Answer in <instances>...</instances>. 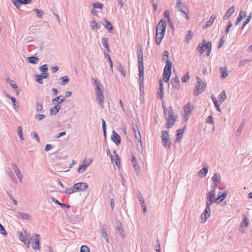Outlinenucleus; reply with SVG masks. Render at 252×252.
<instances>
[{
	"mask_svg": "<svg viewBox=\"0 0 252 252\" xmlns=\"http://www.w3.org/2000/svg\"><path fill=\"white\" fill-rule=\"evenodd\" d=\"M164 114L166 116V128H169L171 127L174 125L175 122L176 121V117L174 116V113L171 107H170L168 108L164 107Z\"/></svg>",
	"mask_w": 252,
	"mask_h": 252,
	"instance_id": "1",
	"label": "nucleus"
},
{
	"mask_svg": "<svg viewBox=\"0 0 252 252\" xmlns=\"http://www.w3.org/2000/svg\"><path fill=\"white\" fill-rule=\"evenodd\" d=\"M198 50L200 55H202L206 50L207 55L209 56L212 50L211 42H207L206 40H203L202 42L199 44L198 47Z\"/></svg>",
	"mask_w": 252,
	"mask_h": 252,
	"instance_id": "2",
	"label": "nucleus"
},
{
	"mask_svg": "<svg viewBox=\"0 0 252 252\" xmlns=\"http://www.w3.org/2000/svg\"><path fill=\"white\" fill-rule=\"evenodd\" d=\"M198 85L196 86V89L194 92V95L196 96L199 94L203 92L206 88V83L203 82L199 77H197Z\"/></svg>",
	"mask_w": 252,
	"mask_h": 252,
	"instance_id": "3",
	"label": "nucleus"
},
{
	"mask_svg": "<svg viewBox=\"0 0 252 252\" xmlns=\"http://www.w3.org/2000/svg\"><path fill=\"white\" fill-rule=\"evenodd\" d=\"M216 193L215 190H210L207 194V201H206V206L210 207V206L213 204L214 202H216L217 200L216 198L215 199Z\"/></svg>",
	"mask_w": 252,
	"mask_h": 252,
	"instance_id": "4",
	"label": "nucleus"
},
{
	"mask_svg": "<svg viewBox=\"0 0 252 252\" xmlns=\"http://www.w3.org/2000/svg\"><path fill=\"white\" fill-rule=\"evenodd\" d=\"M18 237L19 239L22 242L28 241L29 239L30 241L32 240V237L30 233H28L26 231L23 230L22 231L19 232Z\"/></svg>",
	"mask_w": 252,
	"mask_h": 252,
	"instance_id": "5",
	"label": "nucleus"
},
{
	"mask_svg": "<svg viewBox=\"0 0 252 252\" xmlns=\"http://www.w3.org/2000/svg\"><path fill=\"white\" fill-rule=\"evenodd\" d=\"M176 7L178 10L182 13L185 14L186 15V17L188 19V12H186V10H187V7L186 4L182 2L181 0H177Z\"/></svg>",
	"mask_w": 252,
	"mask_h": 252,
	"instance_id": "6",
	"label": "nucleus"
},
{
	"mask_svg": "<svg viewBox=\"0 0 252 252\" xmlns=\"http://www.w3.org/2000/svg\"><path fill=\"white\" fill-rule=\"evenodd\" d=\"M211 214V208L209 206H206L203 213L200 215L201 222L204 223L205 222L208 218L210 217Z\"/></svg>",
	"mask_w": 252,
	"mask_h": 252,
	"instance_id": "7",
	"label": "nucleus"
},
{
	"mask_svg": "<svg viewBox=\"0 0 252 252\" xmlns=\"http://www.w3.org/2000/svg\"><path fill=\"white\" fill-rule=\"evenodd\" d=\"M166 28V22L161 19L160 20L158 24L157 25L156 28V32H163L165 33Z\"/></svg>",
	"mask_w": 252,
	"mask_h": 252,
	"instance_id": "8",
	"label": "nucleus"
},
{
	"mask_svg": "<svg viewBox=\"0 0 252 252\" xmlns=\"http://www.w3.org/2000/svg\"><path fill=\"white\" fill-rule=\"evenodd\" d=\"M13 5L17 9L20 8L22 4H28L32 2L31 0H11Z\"/></svg>",
	"mask_w": 252,
	"mask_h": 252,
	"instance_id": "9",
	"label": "nucleus"
},
{
	"mask_svg": "<svg viewBox=\"0 0 252 252\" xmlns=\"http://www.w3.org/2000/svg\"><path fill=\"white\" fill-rule=\"evenodd\" d=\"M40 243V235L38 234H35V238L33 242L32 248L34 250L40 251V248L39 246Z\"/></svg>",
	"mask_w": 252,
	"mask_h": 252,
	"instance_id": "10",
	"label": "nucleus"
},
{
	"mask_svg": "<svg viewBox=\"0 0 252 252\" xmlns=\"http://www.w3.org/2000/svg\"><path fill=\"white\" fill-rule=\"evenodd\" d=\"M111 139L117 146L119 145L121 143V137L120 135L114 130L112 131Z\"/></svg>",
	"mask_w": 252,
	"mask_h": 252,
	"instance_id": "11",
	"label": "nucleus"
},
{
	"mask_svg": "<svg viewBox=\"0 0 252 252\" xmlns=\"http://www.w3.org/2000/svg\"><path fill=\"white\" fill-rule=\"evenodd\" d=\"M96 98L99 101V104L100 105V106L103 108V101H104V96L103 94L102 91H97L96 92Z\"/></svg>",
	"mask_w": 252,
	"mask_h": 252,
	"instance_id": "12",
	"label": "nucleus"
},
{
	"mask_svg": "<svg viewBox=\"0 0 252 252\" xmlns=\"http://www.w3.org/2000/svg\"><path fill=\"white\" fill-rule=\"evenodd\" d=\"M75 186L77 187V191H83L88 188V184L85 182H80L75 184Z\"/></svg>",
	"mask_w": 252,
	"mask_h": 252,
	"instance_id": "13",
	"label": "nucleus"
},
{
	"mask_svg": "<svg viewBox=\"0 0 252 252\" xmlns=\"http://www.w3.org/2000/svg\"><path fill=\"white\" fill-rule=\"evenodd\" d=\"M12 168L13 169V170H14L19 180L20 181V182L21 183L22 182V179H23V176L20 172V171L19 170V169L18 168L17 166H16V165L14 163H12Z\"/></svg>",
	"mask_w": 252,
	"mask_h": 252,
	"instance_id": "14",
	"label": "nucleus"
},
{
	"mask_svg": "<svg viewBox=\"0 0 252 252\" xmlns=\"http://www.w3.org/2000/svg\"><path fill=\"white\" fill-rule=\"evenodd\" d=\"M173 87L176 89H179L180 87V80L177 76L173 78L171 82Z\"/></svg>",
	"mask_w": 252,
	"mask_h": 252,
	"instance_id": "15",
	"label": "nucleus"
},
{
	"mask_svg": "<svg viewBox=\"0 0 252 252\" xmlns=\"http://www.w3.org/2000/svg\"><path fill=\"white\" fill-rule=\"evenodd\" d=\"M235 11V6L234 5L231 6L226 11L225 15L223 17V19L226 20L229 18Z\"/></svg>",
	"mask_w": 252,
	"mask_h": 252,
	"instance_id": "16",
	"label": "nucleus"
},
{
	"mask_svg": "<svg viewBox=\"0 0 252 252\" xmlns=\"http://www.w3.org/2000/svg\"><path fill=\"white\" fill-rule=\"evenodd\" d=\"M131 162L133 165L134 168L137 174H139L140 172V168L137 164V160L135 156L133 155L132 156Z\"/></svg>",
	"mask_w": 252,
	"mask_h": 252,
	"instance_id": "17",
	"label": "nucleus"
},
{
	"mask_svg": "<svg viewBox=\"0 0 252 252\" xmlns=\"http://www.w3.org/2000/svg\"><path fill=\"white\" fill-rule=\"evenodd\" d=\"M49 74L48 73H43V74L41 75H36V81L39 84H42L43 83L42 79L47 78Z\"/></svg>",
	"mask_w": 252,
	"mask_h": 252,
	"instance_id": "18",
	"label": "nucleus"
},
{
	"mask_svg": "<svg viewBox=\"0 0 252 252\" xmlns=\"http://www.w3.org/2000/svg\"><path fill=\"white\" fill-rule=\"evenodd\" d=\"M164 34L165 33L163 32H156V42L157 44L159 45L160 44Z\"/></svg>",
	"mask_w": 252,
	"mask_h": 252,
	"instance_id": "19",
	"label": "nucleus"
},
{
	"mask_svg": "<svg viewBox=\"0 0 252 252\" xmlns=\"http://www.w3.org/2000/svg\"><path fill=\"white\" fill-rule=\"evenodd\" d=\"M108 37H103L101 39V43L103 46L105 47L107 52H110V47L109 44L108 42Z\"/></svg>",
	"mask_w": 252,
	"mask_h": 252,
	"instance_id": "20",
	"label": "nucleus"
},
{
	"mask_svg": "<svg viewBox=\"0 0 252 252\" xmlns=\"http://www.w3.org/2000/svg\"><path fill=\"white\" fill-rule=\"evenodd\" d=\"M212 180L213 183L220 184L221 182L220 173L219 172L216 173L212 177Z\"/></svg>",
	"mask_w": 252,
	"mask_h": 252,
	"instance_id": "21",
	"label": "nucleus"
},
{
	"mask_svg": "<svg viewBox=\"0 0 252 252\" xmlns=\"http://www.w3.org/2000/svg\"><path fill=\"white\" fill-rule=\"evenodd\" d=\"M208 172V166H204L203 168L198 172V175L201 177H205Z\"/></svg>",
	"mask_w": 252,
	"mask_h": 252,
	"instance_id": "22",
	"label": "nucleus"
},
{
	"mask_svg": "<svg viewBox=\"0 0 252 252\" xmlns=\"http://www.w3.org/2000/svg\"><path fill=\"white\" fill-rule=\"evenodd\" d=\"M227 192L226 191H220L218 192V197L216 198L217 201L220 200V202H221L226 197Z\"/></svg>",
	"mask_w": 252,
	"mask_h": 252,
	"instance_id": "23",
	"label": "nucleus"
},
{
	"mask_svg": "<svg viewBox=\"0 0 252 252\" xmlns=\"http://www.w3.org/2000/svg\"><path fill=\"white\" fill-rule=\"evenodd\" d=\"M216 18V16H215L214 15H212L211 16L210 19L208 21L206 22V24L205 25H203V26H202L203 29H206L209 26L211 25L213 23V22Z\"/></svg>",
	"mask_w": 252,
	"mask_h": 252,
	"instance_id": "24",
	"label": "nucleus"
},
{
	"mask_svg": "<svg viewBox=\"0 0 252 252\" xmlns=\"http://www.w3.org/2000/svg\"><path fill=\"white\" fill-rule=\"evenodd\" d=\"M117 229L123 238H125L126 235L124 230L123 226L121 222L117 223Z\"/></svg>",
	"mask_w": 252,
	"mask_h": 252,
	"instance_id": "25",
	"label": "nucleus"
},
{
	"mask_svg": "<svg viewBox=\"0 0 252 252\" xmlns=\"http://www.w3.org/2000/svg\"><path fill=\"white\" fill-rule=\"evenodd\" d=\"M137 55H138V60L139 61H143V50H142V46L140 44H138L137 46Z\"/></svg>",
	"mask_w": 252,
	"mask_h": 252,
	"instance_id": "26",
	"label": "nucleus"
},
{
	"mask_svg": "<svg viewBox=\"0 0 252 252\" xmlns=\"http://www.w3.org/2000/svg\"><path fill=\"white\" fill-rule=\"evenodd\" d=\"M64 99H65V97L64 96H57L52 100V103L56 105V102H58L57 105H59V104L62 103L64 101Z\"/></svg>",
	"mask_w": 252,
	"mask_h": 252,
	"instance_id": "27",
	"label": "nucleus"
},
{
	"mask_svg": "<svg viewBox=\"0 0 252 252\" xmlns=\"http://www.w3.org/2000/svg\"><path fill=\"white\" fill-rule=\"evenodd\" d=\"M220 77L222 78H226L228 75V71L227 70L226 68L224 67H221L220 68Z\"/></svg>",
	"mask_w": 252,
	"mask_h": 252,
	"instance_id": "28",
	"label": "nucleus"
},
{
	"mask_svg": "<svg viewBox=\"0 0 252 252\" xmlns=\"http://www.w3.org/2000/svg\"><path fill=\"white\" fill-rule=\"evenodd\" d=\"M227 98V96L226 95L225 91L224 90L222 91V92L219 94L218 96L219 101L220 103V104L222 103V102L225 100Z\"/></svg>",
	"mask_w": 252,
	"mask_h": 252,
	"instance_id": "29",
	"label": "nucleus"
},
{
	"mask_svg": "<svg viewBox=\"0 0 252 252\" xmlns=\"http://www.w3.org/2000/svg\"><path fill=\"white\" fill-rule=\"evenodd\" d=\"M133 130L135 135V137L137 139L141 138V134L140 133L139 128L136 125H135L133 126Z\"/></svg>",
	"mask_w": 252,
	"mask_h": 252,
	"instance_id": "30",
	"label": "nucleus"
},
{
	"mask_svg": "<svg viewBox=\"0 0 252 252\" xmlns=\"http://www.w3.org/2000/svg\"><path fill=\"white\" fill-rule=\"evenodd\" d=\"M61 106L59 105H55L54 107L51 108L50 110V115H55L57 114Z\"/></svg>",
	"mask_w": 252,
	"mask_h": 252,
	"instance_id": "31",
	"label": "nucleus"
},
{
	"mask_svg": "<svg viewBox=\"0 0 252 252\" xmlns=\"http://www.w3.org/2000/svg\"><path fill=\"white\" fill-rule=\"evenodd\" d=\"M90 25L92 30H97L101 28L100 25L97 24L94 20L91 22Z\"/></svg>",
	"mask_w": 252,
	"mask_h": 252,
	"instance_id": "32",
	"label": "nucleus"
},
{
	"mask_svg": "<svg viewBox=\"0 0 252 252\" xmlns=\"http://www.w3.org/2000/svg\"><path fill=\"white\" fill-rule=\"evenodd\" d=\"M18 217L24 220H30L31 219V217L26 213L18 212Z\"/></svg>",
	"mask_w": 252,
	"mask_h": 252,
	"instance_id": "33",
	"label": "nucleus"
},
{
	"mask_svg": "<svg viewBox=\"0 0 252 252\" xmlns=\"http://www.w3.org/2000/svg\"><path fill=\"white\" fill-rule=\"evenodd\" d=\"M172 66V63L171 61L167 60L166 61V65L164 68V70L166 71H169L171 72V68Z\"/></svg>",
	"mask_w": 252,
	"mask_h": 252,
	"instance_id": "34",
	"label": "nucleus"
},
{
	"mask_svg": "<svg viewBox=\"0 0 252 252\" xmlns=\"http://www.w3.org/2000/svg\"><path fill=\"white\" fill-rule=\"evenodd\" d=\"M164 94L163 91V84L161 80L159 81V92L158 93V94H160V99L162 100L163 94Z\"/></svg>",
	"mask_w": 252,
	"mask_h": 252,
	"instance_id": "35",
	"label": "nucleus"
},
{
	"mask_svg": "<svg viewBox=\"0 0 252 252\" xmlns=\"http://www.w3.org/2000/svg\"><path fill=\"white\" fill-rule=\"evenodd\" d=\"M171 72L169 71H166L163 70V79L164 82H168L169 78L171 76Z\"/></svg>",
	"mask_w": 252,
	"mask_h": 252,
	"instance_id": "36",
	"label": "nucleus"
},
{
	"mask_svg": "<svg viewBox=\"0 0 252 252\" xmlns=\"http://www.w3.org/2000/svg\"><path fill=\"white\" fill-rule=\"evenodd\" d=\"M27 60L29 63L34 64L37 63L39 60L38 58L34 56L28 57Z\"/></svg>",
	"mask_w": 252,
	"mask_h": 252,
	"instance_id": "37",
	"label": "nucleus"
},
{
	"mask_svg": "<svg viewBox=\"0 0 252 252\" xmlns=\"http://www.w3.org/2000/svg\"><path fill=\"white\" fill-rule=\"evenodd\" d=\"M163 142V145L166 148H169L170 147L172 143L170 140V138H165L164 140L163 139H161Z\"/></svg>",
	"mask_w": 252,
	"mask_h": 252,
	"instance_id": "38",
	"label": "nucleus"
},
{
	"mask_svg": "<svg viewBox=\"0 0 252 252\" xmlns=\"http://www.w3.org/2000/svg\"><path fill=\"white\" fill-rule=\"evenodd\" d=\"M116 66L118 70L121 72L123 75L125 77L126 76V71L123 69V66L122 64L120 62L116 63Z\"/></svg>",
	"mask_w": 252,
	"mask_h": 252,
	"instance_id": "39",
	"label": "nucleus"
},
{
	"mask_svg": "<svg viewBox=\"0 0 252 252\" xmlns=\"http://www.w3.org/2000/svg\"><path fill=\"white\" fill-rule=\"evenodd\" d=\"M246 122V120L244 119L243 120V121L242 122L241 124L239 126V128H238L237 131H236V136H239L242 132V130L243 128V127H244V124Z\"/></svg>",
	"mask_w": 252,
	"mask_h": 252,
	"instance_id": "40",
	"label": "nucleus"
},
{
	"mask_svg": "<svg viewBox=\"0 0 252 252\" xmlns=\"http://www.w3.org/2000/svg\"><path fill=\"white\" fill-rule=\"evenodd\" d=\"M88 167V164H83L81 165L78 168L77 170V172L79 174L83 173L87 169V168Z\"/></svg>",
	"mask_w": 252,
	"mask_h": 252,
	"instance_id": "41",
	"label": "nucleus"
},
{
	"mask_svg": "<svg viewBox=\"0 0 252 252\" xmlns=\"http://www.w3.org/2000/svg\"><path fill=\"white\" fill-rule=\"evenodd\" d=\"M105 22L106 23V25L104 26V27L108 30L109 32H111L113 31V26L111 23L107 21L106 19H105Z\"/></svg>",
	"mask_w": 252,
	"mask_h": 252,
	"instance_id": "42",
	"label": "nucleus"
},
{
	"mask_svg": "<svg viewBox=\"0 0 252 252\" xmlns=\"http://www.w3.org/2000/svg\"><path fill=\"white\" fill-rule=\"evenodd\" d=\"M184 131V128H180L177 130V134L176 135V141H178L179 139L181 138L182 134L183 133Z\"/></svg>",
	"mask_w": 252,
	"mask_h": 252,
	"instance_id": "43",
	"label": "nucleus"
},
{
	"mask_svg": "<svg viewBox=\"0 0 252 252\" xmlns=\"http://www.w3.org/2000/svg\"><path fill=\"white\" fill-rule=\"evenodd\" d=\"M33 10L36 12V16L38 18H42V16L44 14V11L42 10H39L38 9L35 8Z\"/></svg>",
	"mask_w": 252,
	"mask_h": 252,
	"instance_id": "44",
	"label": "nucleus"
},
{
	"mask_svg": "<svg viewBox=\"0 0 252 252\" xmlns=\"http://www.w3.org/2000/svg\"><path fill=\"white\" fill-rule=\"evenodd\" d=\"M193 36V33L192 32H191L190 31H189L187 32V34L186 36V42L187 43H188L190 41V40L192 38Z\"/></svg>",
	"mask_w": 252,
	"mask_h": 252,
	"instance_id": "45",
	"label": "nucleus"
},
{
	"mask_svg": "<svg viewBox=\"0 0 252 252\" xmlns=\"http://www.w3.org/2000/svg\"><path fill=\"white\" fill-rule=\"evenodd\" d=\"M60 79L62 80L61 84L63 85H64L67 84L69 81V79L68 78V76H66L62 77L60 78Z\"/></svg>",
	"mask_w": 252,
	"mask_h": 252,
	"instance_id": "46",
	"label": "nucleus"
},
{
	"mask_svg": "<svg viewBox=\"0 0 252 252\" xmlns=\"http://www.w3.org/2000/svg\"><path fill=\"white\" fill-rule=\"evenodd\" d=\"M114 153L115 154L114 158H113V161L114 160L115 164L118 167L120 166V161L118 155L116 154L115 151H114Z\"/></svg>",
	"mask_w": 252,
	"mask_h": 252,
	"instance_id": "47",
	"label": "nucleus"
},
{
	"mask_svg": "<svg viewBox=\"0 0 252 252\" xmlns=\"http://www.w3.org/2000/svg\"><path fill=\"white\" fill-rule=\"evenodd\" d=\"M242 10H240L239 15L237 18L236 22L235 23V25L237 26L238 24L243 19V17H242Z\"/></svg>",
	"mask_w": 252,
	"mask_h": 252,
	"instance_id": "48",
	"label": "nucleus"
},
{
	"mask_svg": "<svg viewBox=\"0 0 252 252\" xmlns=\"http://www.w3.org/2000/svg\"><path fill=\"white\" fill-rule=\"evenodd\" d=\"M161 133H162L161 139H163L164 140L165 138H169L168 131L167 130H162L161 131Z\"/></svg>",
	"mask_w": 252,
	"mask_h": 252,
	"instance_id": "49",
	"label": "nucleus"
},
{
	"mask_svg": "<svg viewBox=\"0 0 252 252\" xmlns=\"http://www.w3.org/2000/svg\"><path fill=\"white\" fill-rule=\"evenodd\" d=\"M17 133H18V135L20 137L21 139L22 140H24V137L23 136L22 128L21 126H19L18 127Z\"/></svg>",
	"mask_w": 252,
	"mask_h": 252,
	"instance_id": "50",
	"label": "nucleus"
},
{
	"mask_svg": "<svg viewBox=\"0 0 252 252\" xmlns=\"http://www.w3.org/2000/svg\"><path fill=\"white\" fill-rule=\"evenodd\" d=\"M206 123L208 124L213 125L214 124V121L213 120V118L212 115H210L208 117V118L206 120Z\"/></svg>",
	"mask_w": 252,
	"mask_h": 252,
	"instance_id": "51",
	"label": "nucleus"
},
{
	"mask_svg": "<svg viewBox=\"0 0 252 252\" xmlns=\"http://www.w3.org/2000/svg\"><path fill=\"white\" fill-rule=\"evenodd\" d=\"M31 136L32 138H35L38 142H40V138L36 132L34 131L32 132L31 133Z\"/></svg>",
	"mask_w": 252,
	"mask_h": 252,
	"instance_id": "52",
	"label": "nucleus"
},
{
	"mask_svg": "<svg viewBox=\"0 0 252 252\" xmlns=\"http://www.w3.org/2000/svg\"><path fill=\"white\" fill-rule=\"evenodd\" d=\"M252 60H244L240 62L239 66H244L245 65H246L248 63L250 62Z\"/></svg>",
	"mask_w": 252,
	"mask_h": 252,
	"instance_id": "53",
	"label": "nucleus"
},
{
	"mask_svg": "<svg viewBox=\"0 0 252 252\" xmlns=\"http://www.w3.org/2000/svg\"><path fill=\"white\" fill-rule=\"evenodd\" d=\"M137 147V150L139 152H140V151H142L143 147H142V143L141 138H139V139H138Z\"/></svg>",
	"mask_w": 252,
	"mask_h": 252,
	"instance_id": "54",
	"label": "nucleus"
},
{
	"mask_svg": "<svg viewBox=\"0 0 252 252\" xmlns=\"http://www.w3.org/2000/svg\"><path fill=\"white\" fill-rule=\"evenodd\" d=\"M232 26V23L231 21H229L228 22L227 25V26L226 27V28L225 29V31H224L226 33H228L229 32V29L231 28Z\"/></svg>",
	"mask_w": 252,
	"mask_h": 252,
	"instance_id": "55",
	"label": "nucleus"
},
{
	"mask_svg": "<svg viewBox=\"0 0 252 252\" xmlns=\"http://www.w3.org/2000/svg\"><path fill=\"white\" fill-rule=\"evenodd\" d=\"M80 252H90V250L87 246L83 245L81 247Z\"/></svg>",
	"mask_w": 252,
	"mask_h": 252,
	"instance_id": "56",
	"label": "nucleus"
},
{
	"mask_svg": "<svg viewBox=\"0 0 252 252\" xmlns=\"http://www.w3.org/2000/svg\"><path fill=\"white\" fill-rule=\"evenodd\" d=\"M48 69V68L47 64H43L39 67V70L43 73H47L46 72L47 71Z\"/></svg>",
	"mask_w": 252,
	"mask_h": 252,
	"instance_id": "57",
	"label": "nucleus"
},
{
	"mask_svg": "<svg viewBox=\"0 0 252 252\" xmlns=\"http://www.w3.org/2000/svg\"><path fill=\"white\" fill-rule=\"evenodd\" d=\"M6 81L8 83L13 89H17L18 88L17 85L14 84L13 83V81L10 78H7Z\"/></svg>",
	"mask_w": 252,
	"mask_h": 252,
	"instance_id": "58",
	"label": "nucleus"
},
{
	"mask_svg": "<svg viewBox=\"0 0 252 252\" xmlns=\"http://www.w3.org/2000/svg\"><path fill=\"white\" fill-rule=\"evenodd\" d=\"M36 110H37V112H42L43 108L42 104H41L40 103H39V102H36Z\"/></svg>",
	"mask_w": 252,
	"mask_h": 252,
	"instance_id": "59",
	"label": "nucleus"
},
{
	"mask_svg": "<svg viewBox=\"0 0 252 252\" xmlns=\"http://www.w3.org/2000/svg\"><path fill=\"white\" fill-rule=\"evenodd\" d=\"M192 109L190 107V104L188 103L185 106V112L187 114L188 113H190Z\"/></svg>",
	"mask_w": 252,
	"mask_h": 252,
	"instance_id": "60",
	"label": "nucleus"
},
{
	"mask_svg": "<svg viewBox=\"0 0 252 252\" xmlns=\"http://www.w3.org/2000/svg\"><path fill=\"white\" fill-rule=\"evenodd\" d=\"M8 174L9 176L11 178V179L13 180V181L14 182H15V183H17V179L15 178L13 172L12 171H10L8 172Z\"/></svg>",
	"mask_w": 252,
	"mask_h": 252,
	"instance_id": "61",
	"label": "nucleus"
},
{
	"mask_svg": "<svg viewBox=\"0 0 252 252\" xmlns=\"http://www.w3.org/2000/svg\"><path fill=\"white\" fill-rule=\"evenodd\" d=\"M93 7L94 8H98V9H102L103 5L101 3H99L98 2H95L93 4Z\"/></svg>",
	"mask_w": 252,
	"mask_h": 252,
	"instance_id": "62",
	"label": "nucleus"
},
{
	"mask_svg": "<svg viewBox=\"0 0 252 252\" xmlns=\"http://www.w3.org/2000/svg\"><path fill=\"white\" fill-rule=\"evenodd\" d=\"M45 118V115L44 114H37L35 116V118L39 121H41Z\"/></svg>",
	"mask_w": 252,
	"mask_h": 252,
	"instance_id": "63",
	"label": "nucleus"
},
{
	"mask_svg": "<svg viewBox=\"0 0 252 252\" xmlns=\"http://www.w3.org/2000/svg\"><path fill=\"white\" fill-rule=\"evenodd\" d=\"M189 72H188L186 74H185L182 78V81L184 83H185L189 80Z\"/></svg>",
	"mask_w": 252,
	"mask_h": 252,
	"instance_id": "64",
	"label": "nucleus"
}]
</instances>
